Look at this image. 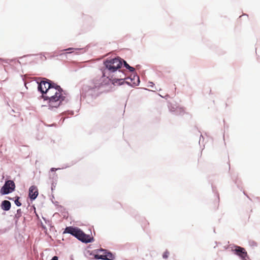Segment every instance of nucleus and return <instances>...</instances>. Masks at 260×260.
I'll use <instances>...</instances> for the list:
<instances>
[{
    "instance_id": "nucleus-1",
    "label": "nucleus",
    "mask_w": 260,
    "mask_h": 260,
    "mask_svg": "<svg viewBox=\"0 0 260 260\" xmlns=\"http://www.w3.org/2000/svg\"><path fill=\"white\" fill-rule=\"evenodd\" d=\"M47 89L46 94L43 95V98L45 100H49L48 104L50 107H58L65 99V96L62 94V89L54 83H53Z\"/></svg>"
},
{
    "instance_id": "nucleus-2",
    "label": "nucleus",
    "mask_w": 260,
    "mask_h": 260,
    "mask_svg": "<svg viewBox=\"0 0 260 260\" xmlns=\"http://www.w3.org/2000/svg\"><path fill=\"white\" fill-rule=\"evenodd\" d=\"M63 233H68L72 235L78 240L84 243H90L94 241L93 237L89 235L85 234L82 230L78 228L73 226L67 227Z\"/></svg>"
},
{
    "instance_id": "nucleus-3",
    "label": "nucleus",
    "mask_w": 260,
    "mask_h": 260,
    "mask_svg": "<svg viewBox=\"0 0 260 260\" xmlns=\"http://www.w3.org/2000/svg\"><path fill=\"white\" fill-rule=\"evenodd\" d=\"M104 64L106 69L110 72H114L121 67L122 63L120 59L115 58L105 61Z\"/></svg>"
},
{
    "instance_id": "nucleus-4",
    "label": "nucleus",
    "mask_w": 260,
    "mask_h": 260,
    "mask_svg": "<svg viewBox=\"0 0 260 260\" xmlns=\"http://www.w3.org/2000/svg\"><path fill=\"white\" fill-rule=\"evenodd\" d=\"M15 184L13 181L8 180L5 182L4 185L1 189V193L2 194H6L12 192L15 190Z\"/></svg>"
},
{
    "instance_id": "nucleus-5",
    "label": "nucleus",
    "mask_w": 260,
    "mask_h": 260,
    "mask_svg": "<svg viewBox=\"0 0 260 260\" xmlns=\"http://www.w3.org/2000/svg\"><path fill=\"white\" fill-rule=\"evenodd\" d=\"M94 257L96 259L112 260L114 256L111 252H107L106 250L102 249L99 250L98 253L94 255Z\"/></svg>"
},
{
    "instance_id": "nucleus-6",
    "label": "nucleus",
    "mask_w": 260,
    "mask_h": 260,
    "mask_svg": "<svg viewBox=\"0 0 260 260\" xmlns=\"http://www.w3.org/2000/svg\"><path fill=\"white\" fill-rule=\"evenodd\" d=\"M232 250L235 254L240 257L242 260H248L249 259L247 253L244 248L236 246Z\"/></svg>"
},
{
    "instance_id": "nucleus-7",
    "label": "nucleus",
    "mask_w": 260,
    "mask_h": 260,
    "mask_svg": "<svg viewBox=\"0 0 260 260\" xmlns=\"http://www.w3.org/2000/svg\"><path fill=\"white\" fill-rule=\"evenodd\" d=\"M53 83L50 82L49 80L47 81H42L39 84L38 89L42 93V96L43 95L46 94L48 88L51 86Z\"/></svg>"
},
{
    "instance_id": "nucleus-8",
    "label": "nucleus",
    "mask_w": 260,
    "mask_h": 260,
    "mask_svg": "<svg viewBox=\"0 0 260 260\" xmlns=\"http://www.w3.org/2000/svg\"><path fill=\"white\" fill-rule=\"evenodd\" d=\"M119 74H120L119 76V79L113 78L110 79L111 80V82L113 84L121 85L122 83H123V80L125 78V75L123 73L120 72V71H119Z\"/></svg>"
},
{
    "instance_id": "nucleus-9",
    "label": "nucleus",
    "mask_w": 260,
    "mask_h": 260,
    "mask_svg": "<svg viewBox=\"0 0 260 260\" xmlns=\"http://www.w3.org/2000/svg\"><path fill=\"white\" fill-rule=\"evenodd\" d=\"M38 195L37 188L35 186H31L29 189V196L31 200L35 199Z\"/></svg>"
},
{
    "instance_id": "nucleus-10",
    "label": "nucleus",
    "mask_w": 260,
    "mask_h": 260,
    "mask_svg": "<svg viewBox=\"0 0 260 260\" xmlns=\"http://www.w3.org/2000/svg\"><path fill=\"white\" fill-rule=\"evenodd\" d=\"M1 207L5 211H8L11 208V203L7 200L2 202Z\"/></svg>"
},
{
    "instance_id": "nucleus-11",
    "label": "nucleus",
    "mask_w": 260,
    "mask_h": 260,
    "mask_svg": "<svg viewBox=\"0 0 260 260\" xmlns=\"http://www.w3.org/2000/svg\"><path fill=\"white\" fill-rule=\"evenodd\" d=\"M176 112L177 115H183L185 113V110L183 108L177 107L176 108Z\"/></svg>"
},
{
    "instance_id": "nucleus-12",
    "label": "nucleus",
    "mask_w": 260,
    "mask_h": 260,
    "mask_svg": "<svg viewBox=\"0 0 260 260\" xmlns=\"http://www.w3.org/2000/svg\"><path fill=\"white\" fill-rule=\"evenodd\" d=\"M124 65L125 68L128 69L131 72H134L135 71V69L133 67L129 66L126 62L124 61Z\"/></svg>"
},
{
    "instance_id": "nucleus-13",
    "label": "nucleus",
    "mask_w": 260,
    "mask_h": 260,
    "mask_svg": "<svg viewBox=\"0 0 260 260\" xmlns=\"http://www.w3.org/2000/svg\"><path fill=\"white\" fill-rule=\"evenodd\" d=\"M19 197H17L16 199L14 201L15 204L17 206H20L21 205V203L19 201Z\"/></svg>"
},
{
    "instance_id": "nucleus-14",
    "label": "nucleus",
    "mask_w": 260,
    "mask_h": 260,
    "mask_svg": "<svg viewBox=\"0 0 260 260\" xmlns=\"http://www.w3.org/2000/svg\"><path fill=\"white\" fill-rule=\"evenodd\" d=\"M170 110L172 112L176 111V109H175L174 107H169Z\"/></svg>"
},
{
    "instance_id": "nucleus-15",
    "label": "nucleus",
    "mask_w": 260,
    "mask_h": 260,
    "mask_svg": "<svg viewBox=\"0 0 260 260\" xmlns=\"http://www.w3.org/2000/svg\"><path fill=\"white\" fill-rule=\"evenodd\" d=\"M144 224H145V227L144 228H146L148 224H149V223L147 222V221L146 220H144Z\"/></svg>"
},
{
    "instance_id": "nucleus-16",
    "label": "nucleus",
    "mask_w": 260,
    "mask_h": 260,
    "mask_svg": "<svg viewBox=\"0 0 260 260\" xmlns=\"http://www.w3.org/2000/svg\"><path fill=\"white\" fill-rule=\"evenodd\" d=\"M51 260H58V257L56 256H54L52 257V258Z\"/></svg>"
},
{
    "instance_id": "nucleus-17",
    "label": "nucleus",
    "mask_w": 260,
    "mask_h": 260,
    "mask_svg": "<svg viewBox=\"0 0 260 260\" xmlns=\"http://www.w3.org/2000/svg\"><path fill=\"white\" fill-rule=\"evenodd\" d=\"M106 70H104L103 73V76L104 77L106 76Z\"/></svg>"
},
{
    "instance_id": "nucleus-18",
    "label": "nucleus",
    "mask_w": 260,
    "mask_h": 260,
    "mask_svg": "<svg viewBox=\"0 0 260 260\" xmlns=\"http://www.w3.org/2000/svg\"><path fill=\"white\" fill-rule=\"evenodd\" d=\"M73 48H68V49H66V50H73Z\"/></svg>"
},
{
    "instance_id": "nucleus-19",
    "label": "nucleus",
    "mask_w": 260,
    "mask_h": 260,
    "mask_svg": "<svg viewBox=\"0 0 260 260\" xmlns=\"http://www.w3.org/2000/svg\"><path fill=\"white\" fill-rule=\"evenodd\" d=\"M55 170H56V169L55 168H51V171H54Z\"/></svg>"
},
{
    "instance_id": "nucleus-20",
    "label": "nucleus",
    "mask_w": 260,
    "mask_h": 260,
    "mask_svg": "<svg viewBox=\"0 0 260 260\" xmlns=\"http://www.w3.org/2000/svg\"><path fill=\"white\" fill-rule=\"evenodd\" d=\"M54 187H55V186H54L53 185H52V187H51V189L52 190L53 189Z\"/></svg>"
},
{
    "instance_id": "nucleus-21",
    "label": "nucleus",
    "mask_w": 260,
    "mask_h": 260,
    "mask_svg": "<svg viewBox=\"0 0 260 260\" xmlns=\"http://www.w3.org/2000/svg\"><path fill=\"white\" fill-rule=\"evenodd\" d=\"M163 257L165 258H167V256L166 255V254H164Z\"/></svg>"
},
{
    "instance_id": "nucleus-22",
    "label": "nucleus",
    "mask_w": 260,
    "mask_h": 260,
    "mask_svg": "<svg viewBox=\"0 0 260 260\" xmlns=\"http://www.w3.org/2000/svg\"><path fill=\"white\" fill-rule=\"evenodd\" d=\"M8 199H9V200H12V199H11V198H8Z\"/></svg>"
}]
</instances>
